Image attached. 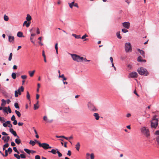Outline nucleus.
Segmentation results:
<instances>
[{
  "instance_id": "nucleus-1",
  "label": "nucleus",
  "mask_w": 159,
  "mask_h": 159,
  "mask_svg": "<svg viewBox=\"0 0 159 159\" xmlns=\"http://www.w3.org/2000/svg\"><path fill=\"white\" fill-rule=\"evenodd\" d=\"M70 55L73 60L78 62L83 61V60H86L85 58L80 57L75 54H70Z\"/></svg>"
},
{
  "instance_id": "nucleus-2",
  "label": "nucleus",
  "mask_w": 159,
  "mask_h": 159,
  "mask_svg": "<svg viewBox=\"0 0 159 159\" xmlns=\"http://www.w3.org/2000/svg\"><path fill=\"white\" fill-rule=\"evenodd\" d=\"M34 141L36 143L38 144L40 147H42L44 149L46 150L52 148V147L50 146L48 143H41L39 141L36 140H34Z\"/></svg>"
},
{
  "instance_id": "nucleus-3",
  "label": "nucleus",
  "mask_w": 159,
  "mask_h": 159,
  "mask_svg": "<svg viewBox=\"0 0 159 159\" xmlns=\"http://www.w3.org/2000/svg\"><path fill=\"white\" fill-rule=\"evenodd\" d=\"M141 131L142 134L146 137H148L150 136L149 131L146 127H143L141 128Z\"/></svg>"
},
{
  "instance_id": "nucleus-4",
  "label": "nucleus",
  "mask_w": 159,
  "mask_h": 159,
  "mask_svg": "<svg viewBox=\"0 0 159 159\" xmlns=\"http://www.w3.org/2000/svg\"><path fill=\"white\" fill-rule=\"evenodd\" d=\"M137 71L140 75H147L148 73L147 70L143 67H140L137 70Z\"/></svg>"
},
{
  "instance_id": "nucleus-5",
  "label": "nucleus",
  "mask_w": 159,
  "mask_h": 159,
  "mask_svg": "<svg viewBox=\"0 0 159 159\" xmlns=\"http://www.w3.org/2000/svg\"><path fill=\"white\" fill-rule=\"evenodd\" d=\"M157 116L155 115L153 117V119L151 122V127L155 128L157 126L158 124V120L156 119Z\"/></svg>"
},
{
  "instance_id": "nucleus-6",
  "label": "nucleus",
  "mask_w": 159,
  "mask_h": 159,
  "mask_svg": "<svg viewBox=\"0 0 159 159\" xmlns=\"http://www.w3.org/2000/svg\"><path fill=\"white\" fill-rule=\"evenodd\" d=\"M24 90V88L23 87L21 86L17 90H16L15 92V97H17L18 95H20L21 94V92H23Z\"/></svg>"
},
{
  "instance_id": "nucleus-7",
  "label": "nucleus",
  "mask_w": 159,
  "mask_h": 159,
  "mask_svg": "<svg viewBox=\"0 0 159 159\" xmlns=\"http://www.w3.org/2000/svg\"><path fill=\"white\" fill-rule=\"evenodd\" d=\"M125 50L126 52H131L132 51L131 45L130 43H126L125 44Z\"/></svg>"
},
{
  "instance_id": "nucleus-8",
  "label": "nucleus",
  "mask_w": 159,
  "mask_h": 159,
  "mask_svg": "<svg viewBox=\"0 0 159 159\" xmlns=\"http://www.w3.org/2000/svg\"><path fill=\"white\" fill-rule=\"evenodd\" d=\"M88 106L89 109L91 111H96L98 110L93 105L90 103L88 104Z\"/></svg>"
},
{
  "instance_id": "nucleus-9",
  "label": "nucleus",
  "mask_w": 159,
  "mask_h": 159,
  "mask_svg": "<svg viewBox=\"0 0 159 159\" xmlns=\"http://www.w3.org/2000/svg\"><path fill=\"white\" fill-rule=\"evenodd\" d=\"M138 74L135 72L130 73L129 75V78H137L138 76Z\"/></svg>"
},
{
  "instance_id": "nucleus-10",
  "label": "nucleus",
  "mask_w": 159,
  "mask_h": 159,
  "mask_svg": "<svg viewBox=\"0 0 159 159\" xmlns=\"http://www.w3.org/2000/svg\"><path fill=\"white\" fill-rule=\"evenodd\" d=\"M123 26L127 29H128L129 28L130 23L129 22H125L122 23Z\"/></svg>"
},
{
  "instance_id": "nucleus-11",
  "label": "nucleus",
  "mask_w": 159,
  "mask_h": 159,
  "mask_svg": "<svg viewBox=\"0 0 159 159\" xmlns=\"http://www.w3.org/2000/svg\"><path fill=\"white\" fill-rule=\"evenodd\" d=\"M10 132L12 134L15 136H16L17 138H19V137L17 135L16 132L12 128H10L9 129Z\"/></svg>"
},
{
  "instance_id": "nucleus-12",
  "label": "nucleus",
  "mask_w": 159,
  "mask_h": 159,
  "mask_svg": "<svg viewBox=\"0 0 159 159\" xmlns=\"http://www.w3.org/2000/svg\"><path fill=\"white\" fill-rule=\"evenodd\" d=\"M9 41L12 43L14 42V38L13 36H9L8 37Z\"/></svg>"
},
{
  "instance_id": "nucleus-13",
  "label": "nucleus",
  "mask_w": 159,
  "mask_h": 159,
  "mask_svg": "<svg viewBox=\"0 0 159 159\" xmlns=\"http://www.w3.org/2000/svg\"><path fill=\"white\" fill-rule=\"evenodd\" d=\"M93 116L94 117L95 119L97 120H98L99 119L100 116L98 113H94L93 114Z\"/></svg>"
},
{
  "instance_id": "nucleus-14",
  "label": "nucleus",
  "mask_w": 159,
  "mask_h": 159,
  "mask_svg": "<svg viewBox=\"0 0 159 159\" xmlns=\"http://www.w3.org/2000/svg\"><path fill=\"white\" fill-rule=\"evenodd\" d=\"M137 60L139 62H146V60L144 59L143 60L142 57L141 56L138 57Z\"/></svg>"
},
{
  "instance_id": "nucleus-15",
  "label": "nucleus",
  "mask_w": 159,
  "mask_h": 159,
  "mask_svg": "<svg viewBox=\"0 0 159 159\" xmlns=\"http://www.w3.org/2000/svg\"><path fill=\"white\" fill-rule=\"evenodd\" d=\"M43 119L44 121H46L47 123H51L52 122L53 120H48L47 116H44L43 117Z\"/></svg>"
},
{
  "instance_id": "nucleus-16",
  "label": "nucleus",
  "mask_w": 159,
  "mask_h": 159,
  "mask_svg": "<svg viewBox=\"0 0 159 159\" xmlns=\"http://www.w3.org/2000/svg\"><path fill=\"white\" fill-rule=\"evenodd\" d=\"M28 21L26 20L25 21L23 24V26L25 25L27 27H28L30 24V22H28Z\"/></svg>"
},
{
  "instance_id": "nucleus-17",
  "label": "nucleus",
  "mask_w": 159,
  "mask_h": 159,
  "mask_svg": "<svg viewBox=\"0 0 159 159\" xmlns=\"http://www.w3.org/2000/svg\"><path fill=\"white\" fill-rule=\"evenodd\" d=\"M137 50L140 53V54L143 57L145 58V56L144 55V51L141 50L139 49H138Z\"/></svg>"
},
{
  "instance_id": "nucleus-18",
  "label": "nucleus",
  "mask_w": 159,
  "mask_h": 159,
  "mask_svg": "<svg viewBox=\"0 0 159 159\" xmlns=\"http://www.w3.org/2000/svg\"><path fill=\"white\" fill-rule=\"evenodd\" d=\"M26 19L27 20V21L30 22V21L31 20V19H32L31 17L29 14H27V15Z\"/></svg>"
},
{
  "instance_id": "nucleus-19",
  "label": "nucleus",
  "mask_w": 159,
  "mask_h": 159,
  "mask_svg": "<svg viewBox=\"0 0 159 159\" xmlns=\"http://www.w3.org/2000/svg\"><path fill=\"white\" fill-rule=\"evenodd\" d=\"M80 144L79 142H78L75 145V148L76 150L79 151L80 149Z\"/></svg>"
},
{
  "instance_id": "nucleus-20",
  "label": "nucleus",
  "mask_w": 159,
  "mask_h": 159,
  "mask_svg": "<svg viewBox=\"0 0 159 159\" xmlns=\"http://www.w3.org/2000/svg\"><path fill=\"white\" fill-rule=\"evenodd\" d=\"M35 72V70H34L32 71H29L28 72V73H29V74L30 76L31 77H33L34 75V74Z\"/></svg>"
},
{
  "instance_id": "nucleus-21",
  "label": "nucleus",
  "mask_w": 159,
  "mask_h": 159,
  "mask_svg": "<svg viewBox=\"0 0 159 159\" xmlns=\"http://www.w3.org/2000/svg\"><path fill=\"white\" fill-rule=\"evenodd\" d=\"M15 142L17 144H20L21 142L20 140L19 139V138H18L17 139H16L15 140Z\"/></svg>"
},
{
  "instance_id": "nucleus-22",
  "label": "nucleus",
  "mask_w": 159,
  "mask_h": 159,
  "mask_svg": "<svg viewBox=\"0 0 159 159\" xmlns=\"http://www.w3.org/2000/svg\"><path fill=\"white\" fill-rule=\"evenodd\" d=\"M17 36L19 37H24V36L23 35V33L21 32H19L17 34Z\"/></svg>"
},
{
  "instance_id": "nucleus-23",
  "label": "nucleus",
  "mask_w": 159,
  "mask_h": 159,
  "mask_svg": "<svg viewBox=\"0 0 159 159\" xmlns=\"http://www.w3.org/2000/svg\"><path fill=\"white\" fill-rule=\"evenodd\" d=\"M2 103L1 104V106H4L6 105V101L4 99H2L1 100Z\"/></svg>"
},
{
  "instance_id": "nucleus-24",
  "label": "nucleus",
  "mask_w": 159,
  "mask_h": 159,
  "mask_svg": "<svg viewBox=\"0 0 159 159\" xmlns=\"http://www.w3.org/2000/svg\"><path fill=\"white\" fill-rule=\"evenodd\" d=\"M7 123L8 124V125H7V126H8V127L10 128H11L12 127V125L11 124V121H7Z\"/></svg>"
},
{
  "instance_id": "nucleus-25",
  "label": "nucleus",
  "mask_w": 159,
  "mask_h": 159,
  "mask_svg": "<svg viewBox=\"0 0 159 159\" xmlns=\"http://www.w3.org/2000/svg\"><path fill=\"white\" fill-rule=\"evenodd\" d=\"M49 152H51L54 154H56L57 153V152L56 150L52 149L51 151H49Z\"/></svg>"
},
{
  "instance_id": "nucleus-26",
  "label": "nucleus",
  "mask_w": 159,
  "mask_h": 159,
  "mask_svg": "<svg viewBox=\"0 0 159 159\" xmlns=\"http://www.w3.org/2000/svg\"><path fill=\"white\" fill-rule=\"evenodd\" d=\"M3 18L4 20H5V21H7L9 20L8 17L5 14L4 15V16Z\"/></svg>"
},
{
  "instance_id": "nucleus-27",
  "label": "nucleus",
  "mask_w": 159,
  "mask_h": 159,
  "mask_svg": "<svg viewBox=\"0 0 159 159\" xmlns=\"http://www.w3.org/2000/svg\"><path fill=\"white\" fill-rule=\"evenodd\" d=\"M16 113V114L17 116H18L19 117H20L21 116V114L19 111L17 110H15V111Z\"/></svg>"
},
{
  "instance_id": "nucleus-28",
  "label": "nucleus",
  "mask_w": 159,
  "mask_h": 159,
  "mask_svg": "<svg viewBox=\"0 0 159 159\" xmlns=\"http://www.w3.org/2000/svg\"><path fill=\"white\" fill-rule=\"evenodd\" d=\"M72 35L75 38L78 39L80 38V35H77L76 34H73Z\"/></svg>"
},
{
  "instance_id": "nucleus-29",
  "label": "nucleus",
  "mask_w": 159,
  "mask_h": 159,
  "mask_svg": "<svg viewBox=\"0 0 159 159\" xmlns=\"http://www.w3.org/2000/svg\"><path fill=\"white\" fill-rule=\"evenodd\" d=\"M24 150L27 153L29 154L31 152V151L30 150L27 149V148H24Z\"/></svg>"
},
{
  "instance_id": "nucleus-30",
  "label": "nucleus",
  "mask_w": 159,
  "mask_h": 159,
  "mask_svg": "<svg viewBox=\"0 0 159 159\" xmlns=\"http://www.w3.org/2000/svg\"><path fill=\"white\" fill-rule=\"evenodd\" d=\"M30 144L32 146H34L35 145V142L33 140H30Z\"/></svg>"
},
{
  "instance_id": "nucleus-31",
  "label": "nucleus",
  "mask_w": 159,
  "mask_h": 159,
  "mask_svg": "<svg viewBox=\"0 0 159 159\" xmlns=\"http://www.w3.org/2000/svg\"><path fill=\"white\" fill-rule=\"evenodd\" d=\"M58 43H56L55 45V48L56 51V53L57 54H58Z\"/></svg>"
},
{
  "instance_id": "nucleus-32",
  "label": "nucleus",
  "mask_w": 159,
  "mask_h": 159,
  "mask_svg": "<svg viewBox=\"0 0 159 159\" xmlns=\"http://www.w3.org/2000/svg\"><path fill=\"white\" fill-rule=\"evenodd\" d=\"M33 129H34V132H35V133L36 134V136H35V137H36L37 138H39V135H38V134H37V132L36 130L34 129V127H33Z\"/></svg>"
},
{
  "instance_id": "nucleus-33",
  "label": "nucleus",
  "mask_w": 159,
  "mask_h": 159,
  "mask_svg": "<svg viewBox=\"0 0 159 159\" xmlns=\"http://www.w3.org/2000/svg\"><path fill=\"white\" fill-rule=\"evenodd\" d=\"M0 121L2 123H3L5 121V119L3 117H1L0 116Z\"/></svg>"
},
{
  "instance_id": "nucleus-34",
  "label": "nucleus",
  "mask_w": 159,
  "mask_h": 159,
  "mask_svg": "<svg viewBox=\"0 0 159 159\" xmlns=\"http://www.w3.org/2000/svg\"><path fill=\"white\" fill-rule=\"evenodd\" d=\"M116 36L119 39H121L122 38V37H121L120 34V32H117V33Z\"/></svg>"
},
{
  "instance_id": "nucleus-35",
  "label": "nucleus",
  "mask_w": 159,
  "mask_h": 159,
  "mask_svg": "<svg viewBox=\"0 0 159 159\" xmlns=\"http://www.w3.org/2000/svg\"><path fill=\"white\" fill-rule=\"evenodd\" d=\"M14 156L17 159H20V156L18 154H14Z\"/></svg>"
},
{
  "instance_id": "nucleus-36",
  "label": "nucleus",
  "mask_w": 159,
  "mask_h": 159,
  "mask_svg": "<svg viewBox=\"0 0 159 159\" xmlns=\"http://www.w3.org/2000/svg\"><path fill=\"white\" fill-rule=\"evenodd\" d=\"M11 77L13 79H15L16 78V74L15 73H13L11 74Z\"/></svg>"
},
{
  "instance_id": "nucleus-37",
  "label": "nucleus",
  "mask_w": 159,
  "mask_h": 159,
  "mask_svg": "<svg viewBox=\"0 0 159 159\" xmlns=\"http://www.w3.org/2000/svg\"><path fill=\"white\" fill-rule=\"evenodd\" d=\"M26 97L27 98L30 100V96L29 94V92L28 91L27 92V95H26Z\"/></svg>"
},
{
  "instance_id": "nucleus-38",
  "label": "nucleus",
  "mask_w": 159,
  "mask_h": 159,
  "mask_svg": "<svg viewBox=\"0 0 159 159\" xmlns=\"http://www.w3.org/2000/svg\"><path fill=\"white\" fill-rule=\"evenodd\" d=\"M14 106L16 108H19V106L17 102H16L15 103Z\"/></svg>"
},
{
  "instance_id": "nucleus-39",
  "label": "nucleus",
  "mask_w": 159,
  "mask_h": 159,
  "mask_svg": "<svg viewBox=\"0 0 159 159\" xmlns=\"http://www.w3.org/2000/svg\"><path fill=\"white\" fill-rule=\"evenodd\" d=\"M13 150L16 152L17 153L19 154L20 152L17 150L16 148V147H14L13 148Z\"/></svg>"
},
{
  "instance_id": "nucleus-40",
  "label": "nucleus",
  "mask_w": 159,
  "mask_h": 159,
  "mask_svg": "<svg viewBox=\"0 0 159 159\" xmlns=\"http://www.w3.org/2000/svg\"><path fill=\"white\" fill-rule=\"evenodd\" d=\"M12 53H11L10 54L8 58V60L9 61H11L12 59Z\"/></svg>"
},
{
  "instance_id": "nucleus-41",
  "label": "nucleus",
  "mask_w": 159,
  "mask_h": 159,
  "mask_svg": "<svg viewBox=\"0 0 159 159\" xmlns=\"http://www.w3.org/2000/svg\"><path fill=\"white\" fill-rule=\"evenodd\" d=\"M7 151V152H8L9 154H11L12 151V150L11 148H8Z\"/></svg>"
},
{
  "instance_id": "nucleus-42",
  "label": "nucleus",
  "mask_w": 159,
  "mask_h": 159,
  "mask_svg": "<svg viewBox=\"0 0 159 159\" xmlns=\"http://www.w3.org/2000/svg\"><path fill=\"white\" fill-rule=\"evenodd\" d=\"M7 108H8L7 107H4V108L3 109V111H4L5 112L7 113V114H8V113H7V109H8Z\"/></svg>"
},
{
  "instance_id": "nucleus-43",
  "label": "nucleus",
  "mask_w": 159,
  "mask_h": 159,
  "mask_svg": "<svg viewBox=\"0 0 159 159\" xmlns=\"http://www.w3.org/2000/svg\"><path fill=\"white\" fill-rule=\"evenodd\" d=\"M56 150L57 151V153L58 154V156L60 157H61L62 156V154L59 151H58V149H56Z\"/></svg>"
},
{
  "instance_id": "nucleus-44",
  "label": "nucleus",
  "mask_w": 159,
  "mask_h": 159,
  "mask_svg": "<svg viewBox=\"0 0 159 159\" xmlns=\"http://www.w3.org/2000/svg\"><path fill=\"white\" fill-rule=\"evenodd\" d=\"M39 106H38V105L37 104H35L34 105V110H36L37 109L39 108Z\"/></svg>"
},
{
  "instance_id": "nucleus-45",
  "label": "nucleus",
  "mask_w": 159,
  "mask_h": 159,
  "mask_svg": "<svg viewBox=\"0 0 159 159\" xmlns=\"http://www.w3.org/2000/svg\"><path fill=\"white\" fill-rule=\"evenodd\" d=\"M20 156L22 158H26L25 155L24 154H20Z\"/></svg>"
},
{
  "instance_id": "nucleus-46",
  "label": "nucleus",
  "mask_w": 159,
  "mask_h": 159,
  "mask_svg": "<svg viewBox=\"0 0 159 159\" xmlns=\"http://www.w3.org/2000/svg\"><path fill=\"white\" fill-rule=\"evenodd\" d=\"M88 37V35L86 34H85L81 38L82 39H84L85 38Z\"/></svg>"
},
{
  "instance_id": "nucleus-47",
  "label": "nucleus",
  "mask_w": 159,
  "mask_h": 159,
  "mask_svg": "<svg viewBox=\"0 0 159 159\" xmlns=\"http://www.w3.org/2000/svg\"><path fill=\"white\" fill-rule=\"evenodd\" d=\"M90 156L91 159H94V155L93 153H91L90 154Z\"/></svg>"
},
{
  "instance_id": "nucleus-48",
  "label": "nucleus",
  "mask_w": 159,
  "mask_h": 159,
  "mask_svg": "<svg viewBox=\"0 0 159 159\" xmlns=\"http://www.w3.org/2000/svg\"><path fill=\"white\" fill-rule=\"evenodd\" d=\"M40 87V85L39 83H38L37 84V92L39 91V88Z\"/></svg>"
},
{
  "instance_id": "nucleus-49",
  "label": "nucleus",
  "mask_w": 159,
  "mask_h": 159,
  "mask_svg": "<svg viewBox=\"0 0 159 159\" xmlns=\"http://www.w3.org/2000/svg\"><path fill=\"white\" fill-rule=\"evenodd\" d=\"M21 77L22 79L24 80L26 79L27 76L26 75H23Z\"/></svg>"
},
{
  "instance_id": "nucleus-50",
  "label": "nucleus",
  "mask_w": 159,
  "mask_h": 159,
  "mask_svg": "<svg viewBox=\"0 0 159 159\" xmlns=\"http://www.w3.org/2000/svg\"><path fill=\"white\" fill-rule=\"evenodd\" d=\"M8 125V124L7 123V121L5 123H3V125L4 127H6L7 126V125Z\"/></svg>"
},
{
  "instance_id": "nucleus-51",
  "label": "nucleus",
  "mask_w": 159,
  "mask_h": 159,
  "mask_svg": "<svg viewBox=\"0 0 159 159\" xmlns=\"http://www.w3.org/2000/svg\"><path fill=\"white\" fill-rule=\"evenodd\" d=\"M16 120V118L14 115H13L11 118V120L12 121H13L14 120Z\"/></svg>"
},
{
  "instance_id": "nucleus-52",
  "label": "nucleus",
  "mask_w": 159,
  "mask_h": 159,
  "mask_svg": "<svg viewBox=\"0 0 159 159\" xmlns=\"http://www.w3.org/2000/svg\"><path fill=\"white\" fill-rule=\"evenodd\" d=\"M3 146L4 148H7L9 146V144L7 143L5 144H4Z\"/></svg>"
},
{
  "instance_id": "nucleus-53",
  "label": "nucleus",
  "mask_w": 159,
  "mask_h": 159,
  "mask_svg": "<svg viewBox=\"0 0 159 159\" xmlns=\"http://www.w3.org/2000/svg\"><path fill=\"white\" fill-rule=\"evenodd\" d=\"M8 108V111L9 113H10L11 112V109L10 107L9 106H8L7 107Z\"/></svg>"
},
{
  "instance_id": "nucleus-54",
  "label": "nucleus",
  "mask_w": 159,
  "mask_h": 159,
  "mask_svg": "<svg viewBox=\"0 0 159 159\" xmlns=\"http://www.w3.org/2000/svg\"><path fill=\"white\" fill-rule=\"evenodd\" d=\"M8 152L7 151V150H6L5 151V155H4V157H6L8 156Z\"/></svg>"
},
{
  "instance_id": "nucleus-55",
  "label": "nucleus",
  "mask_w": 159,
  "mask_h": 159,
  "mask_svg": "<svg viewBox=\"0 0 159 159\" xmlns=\"http://www.w3.org/2000/svg\"><path fill=\"white\" fill-rule=\"evenodd\" d=\"M13 121H14L13 122V124L14 125H16L17 124V121L16 120H14Z\"/></svg>"
},
{
  "instance_id": "nucleus-56",
  "label": "nucleus",
  "mask_w": 159,
  "mask_h": 159,
  "mask_svg": "<svg viewBox=\"0 0 159 159\" xmlns=\"http://www.w3.org/2000/svg\"><path fill=\"white\" fill-rule=\"evenodd\" d=\"M90 155V154L89 153H86V158L87 159H89V157Z\"/></svg>"
},
{
  "instance_id": "nucleus-57",
  "label": "nucleus",
  "mask_w": 159,
  "mask_h": 159,
  "mask_svg": "<svg viewBox=\"0 0 159 159\" xmlns=\"http://www.w3.org/2000/svg\"><path fill=\"white\" fill-rule=\"evenodd\" d=\"M122 31L124 33H126L128 31V30L125 29H122Z\"/></svg>"
},
{
  "instance_id": "nucleus-58",
  "label": "nucleus",
  "mask_w": 159,
  "mask_h": 159,
  "mask_svg": "<svg viewBox=\"0 0 159 159\" xmlns=\"http://www.w3.org/2000/svg\"><path fill=\"white\" fill-rule=\"evenodd\" d=\"M67 155L69 156H70L71 155V152L70 151L68 150V153H67Z\"/></svg>"
},
{
  "instance_id": "nucleus-59",
  "label": "nucleus",
  "mask_w": 159,
  "mask_h": 159,
  "mask_svg": "<svg viewBox=\"0 0 159 159\" xmlns=\"http://www.w3.org/2000/svg\"><path fill=\"white\" fill-rule=\"evenodd\" d=\"M40 33V31H39V28H37V34H39Z\"/></svg>"
},
{
  "instance_id": "nucleus-60",
  "label": "nucleus",
  "mask_w": 159,
  "mask_h": 159,
  "mask_svg": "<svg viewBox=\"0 0 159 159\" xmlns=\"http://www.w3.org/2000/svg\"><path fill=\"white\" fill-rule=\"evenodd\" d=\"M40 157L39 155H36L35 156V159H40Z\"/></svg>"
},
{
  "instance_id": "nucleus-61",
  "label": "nucleus",
  "mask_w": 159,
  "mask_h": 159,
  "mask_svg": "<svg viewBox=\"0 0 159 159\" xmlns=\"http://www.w3.org/2000/svg\"><path fill=\"white\" fill-rule=\"evenodd\" d=\"M2 135H8V134H7L5 132H2Z\"/></svg>"
},
{
  "instance_id": "nucleus-62",
  "label": "nucleus",
  "mask_w": 159,
  "mask_h": 159,
  "mask_svg": "<svg viewBox=\"0 0 159 159\" xmlns=\"http://www.w3.org/2000/svg\"><path fill=\"white\" fill-rule=\"evenodd\" d=\"M155 134L156 135H159V130L156 131L155 132Z\"/></svg>"
},
{
  "instance_id": "nucleus-63",
  "label": "nucleus",
  "mask_w": 159,
  "mask_h": 159,
  "mask_svg": "<svg viewBox=\"0 0 159 159\" xmlns=\"http://www.w3.org/2000/svg\"><path fill=\"white\" fill-rule=\"evenodd\" d=\"M11 145L12 146H14L16 145V144L13 142H12L11 143Z\"/></svg>"
},
{
  "instance_id": "nucleus-64",
  "label": "nucleus",
  "mask_w": 159,
  "mask_h": 159,
  "mask_svg": "<svg viewBox=\"0 0 159 159\" xmlns=\"http://www.w3.org/2000/svg\"><path fill=\"white\" fill-rule=\"evenodd\" d=\"M157 141L158 144H159V136L157 138Z\"/></svg>"
}]
</instances>
